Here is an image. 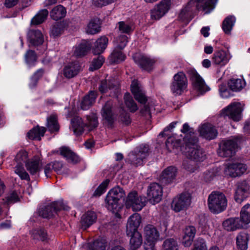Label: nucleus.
I'll use <instances>...</instances> for the list:
<instances>
[{
	"label": "nucleus",
	"instance_id": "1",
	"mask_svg": "<svg viewBox=\"0 0 250 250\" xmlns=\"http://www.w3.org/2000/svg\"><path fill=\"white\" fill-rule=\"evenodd\" d=\"M217 1L218 0H191L181 11L179 18L183 21L188 22L192 12L201 8L206 14H208L214 9Z\"/></svg>",
	"mask_w": 250,
	"mask_h": 250
},
{
	"label": "nucleus",
	"instance_id": "2",
	"mask_svg": "<svg viewBox=\"0 0 250 250\" xmlns=\"http://www.w3.org/2000/svg\"><path fill=\"white\" fill-rule=\"evenodd\" d=\"M86 120L87 122L84 123L82 119L79 117H76L72 119L70 128L75 135L80 136L84 132L86 128L90 130L97 126L98 123L96 115L92 114L87 116Z\"/></svg>",
	"mask_w": 250,
	"mask_h": 250
},
{
	"label": "nucleus",
	"instance_id": "3",
	"mask_svg": "<svg viewBox=\"0 0 250 250\" xmlns=\"http://www.w3.org/2000/svg\"><path fill=\"white\" fill-rule=\"evenodd\" d=\"M208 205L211 212L218 214L226 209L227 206V200L223 193L213 191L208 196Z\"/></svg>",
	"mask_w": 250,
	"mask_h": 250
},
{
	"label": "nucleus",
	"instance_id": "4",
	"mask_svg": "<svg viewBox=\"0 0 250 250\" xmlns=\"http://www.w3.org/2000/svg\"><path fill=\"white\" fill-rule=\"evenodd\" d=\"M197 142L198 139L194 137L192 139V141L187 138L185 153L188 159L195 161H203L205 159L206 154L197 145Z\"/></svg>",
	"mask_w": 250,
	"mask_h": 250
},
{
	"label": "nucleus",
	"instance_id": "5",
	"mask_svg": "<svg viewBox=\"0 0 250 250\" xmlns=\"http://www.w3.org/2000/svg\"><path fill=\"white\" fill-rule=\"evenodd\" d=\"M145 250H157L155 244L161 240L160 233L156 228L152 225H148L144 229Z\"/></svg>",
	"mask_w": 250,
	"mask_h": 250
},
{
	"label": "nucleus",
	"instance_id": "6",
	"mask_svg": "<svg viewBox=\"0 0 250 250\" xmlns=\"http://www.w3.org/2000/svg\"><path fill=\"white\" fill-rule=\"evenodd\" d=\"M146 203V197L140 195L135 191L129 192L125 201V206L128 208H131L133 211H140Z\"/></svg>",
	"mask_w": 250,
	"mask_h": 250
},
{
	"label": "nucleus",
	"instance_id": "7",
	"mask_svg": "<svg viewBox=\"0 0 250 250\" xmlns=\"http://www.w3.org/2000/svg\"><path fill=\"white\" fill-rule=\"evenodd\" d=\"M239 142L238 138L222 141L218 150V155L222 157H231L235 154Z\"/></svg>",
	"mask_w": 250,
	"mask_h": 250
},
{
	"label": "nucleus",
	"instance_id": "8",
	"mask_svg": "<svg viewBox=\"0 0 250 250\" xmlns=\"http://www.w3.org/2000/svg\"><path fill=\"white\" fill-rule=\"evenodd\" d=\"M242 104L239 102H234L222 110L221 113V117L228 116L233 121L238 122L242 118Z\"/></svg>",
	"mask_w": 250,
	"mask_h": 250
},
{
	"label": "nucleus",
	"instance_id": "9",
	"mask_svg": "<svg viewBox=\"0 0 250 250\" xmlns=\"http://www.w3.org/2000/svg\"><path fill=\"white\" fill-rule=\"evenodd\" d=\"M28 158L27 152L24 150L19 151L17 154L15 160L17 163V166L15 167V172L19 175L22 180H30L29 175L26 172L23 167L22 163L26 164L29 159Z\"/></svg>",
	"mask_w": 250,
	"mask_h": 250
},
{
	"label": "nucleus",
	"instance_id": "10",
	"mask_svg": "<svg viewBox=\"0 0 250 250\" xmlns=\"http://www.w3.org/2000/svg\"><path fill=\"white\" fill-rule=\"evenodd\" d=\"M172 5L171 0H162L156 4L151 10V18L154 20H159L165 16L170 9Z\"/></svg>",
	"mask_w": 250,
	"mask_h": 250
},
{
	"label": "nucleus",
	"instance_id": "11",
	"mask_svg": "<svg viewBox=\"0 0 250 250\" xmlns=\"http://www.w3.org/2000/svg\"><path fill=\"white\" fill-rule=\"evenodd\" d=\"M190 204V194L189 193H183L173 199L171 208L175 212H179L187 209Z\"/></svg>",
	"mask_w": 250,
	"mask_h": 250
},
{
	"label": "nucleus",
	"instance_id": "12",
	"mask_svg": "<svg viewBox=\"0 0 250 250\" xmlns=\"http://www.w3.org/2000/svg\"><path fill=\"white\" fill-rule=\"evenodd\" d=\"M148 152V149L146 146L137 149L128 154L127 162L135 167L141 166L143 164L144 160L147 156Z\"/></svg>",
	"mask_w": 250,
	"mask_h": 250
},
{
	"label": "nucleus",
	"instance_id": "13",
	"mask_svg": "<svg viewBox=\"0 0 250 250\" xmlns=\"http://www.w3.org/2000/svg\"><path fill=\"white\" fill-rule=\"evenodd\" d=\"M189 72L192 86L195 90L200 94H203L210 90L203 79L195 70H191Z\"/></svg>",
	"mask_w": 250,
	"mask_h": 250
},
{
	"label": "nucleus",
	"instance_id": "14",
	"mask_svg": "<svg viewBox=\"0 0 250 250\" xmlns=\"http://www.w3.org/2000/svg\"><path fill=\"white\" fill-rule=\"evenodd\" d=\"M147 196L149 202L155 205L159 203L163 196V188L159 184L153 183L148 186L147 190Z\"/></svg>",
	"mask_w": 250,
	"mask_h": 250
},
{
	"label": "nucleus",
	"instance_id": "15",
	"mask_svg": "<svg viewBox=\"0 0 250 250\" xmlns=\"http://www.w3.org/2000/svg\"><path fill=\"white\" fill-rule=\"evenodd\" d=\"M247 169L246 165L243 164L231 163L226 165L224 172L227 176L236 177L244 173Z\"/></svg>",
	"mask_w": 250,
	"mask_h": 250
},
{
	"label": "nucleus",
	"instance_id": "16",
	"mask_svg": "<svg viewBox=\"0 0 250 250\" xmlns=\"http://www.w3.org/2000/svg\"><path fill=\"white\" fill-rule=\"evenodd\" d=\"M67 209L62 202H55L45 206L43 208H40L38 212L39 215L43 218H49L53 216L58 211L61 209Z\"/></svg>",
	"mask_w": 250,
	"mask_h": 250
},
{
	"label": "nucleus",
	"instance_id": "17",
	"mask_svg": "<svg viewBox=\"0 0 250 250\" xmlns=\"http://www.w3.org/2000/svg\"><path fill=\"white\" fill-rule=\"evenodd\" d=\"M250 186L246 181H242L237 185L234 196L235 200L238 203H241L250 194Z\"/></svg>",
	"mask_w": 250,
	"mask_h": 250
},
{
	"label": "nucleus",
	"instance_id": "18",
	"mask_svg": "<svg viewBox=\"0 0 250 250\" xmlns=\"http://www.w3.org/2000/svg\"><path fill=\"white\" fill-rule=\"evenodd\" d=\"M130 88L135 99L141 104H145L147 100L145 92L138 81L136 80L132 81Z\"/></svg>",
	"mask_w": 250,
	"mask_h": 250
},
{
	"label": "nucleus",
	"instance_id": "19",
	"mask_svg": "<svg viewBox=\"0 0 250 250\" xmlns=\"http://www.w3.org/2000/svg\"><path fill=\"white\" fill-rule=\"evenodd\" d=\"M231 57L232 56L229 51L220 50L214 53L212 61L215 65L224 66L229 62Z\"/></svg>",
	"mask_w": 250,
	"mask_h": 250
},
{
	"label": "nucleus",
	"instance_id": "20",
	"mask_svg": "<svg viewBox=\"0 0 250 250\" xmlns=\"http://www.w3.org/2000/svg\"><path fill=\"white\" fill-rule=\"evenodd\" d=\"M133 58L138 65L147 71L150 70L152 66L155 62L154 59L138 53L134 55Z\"/></svg>",
	"mask_w": 250,
	"mask_h": 250
},
{
	"label": "nucleus",
	"instance_id": "21",
	"mask_svg": "<svg viewBox=\"0 0 250 250\" xmlns=\"http://www.w3.org/2000/svg\"><path fill=\"white\" fill-rule=\"evenodd\" d=\"M198 129L201 136L208 140L213 139L217 135V130L209 123L202 125Z\"/></svg>",
	"mask_w": 250,
	"mask_h": 250
},
{
	"label": "nucleus",
	"instance_id": "22",
	"mask_svg": "<svg viewBox=\"0 0 250 250\" xmlns=\"http://www.w3.org/2000/svg\"><path fill=\"white\" fill-rule=\"evenodd\" d=\"M42 166L41 158L39 156H35L28 160L25 164L27 170L31 174L34 175L38 173Z\"/></svg>",
	"mask_w": 250,
	"mask_h": 250
},
{
	"label": "nucleus",
	"instance_id": "23",
	"mask_svg": "<svg viewBox=\"0 0 250 250\" xmlns=\"http://www.w3.org/2000/svg\"><path fill=\"white\" fill-rule=\"evenodd\" d=\"M141 222V217L137 213L133 214L128 219L126 225V233H131L138 231V228Z\"/></svg>",
	"mask_w": 250,
	"mask_h": 250
},
{
	"label": "nucleus",
	"instance_id": "24",
	"mask_svg": "<svg viewBox=\"0 0 250 250\" xmlns=\"http://www.w3.org/2000/svg\"><path fill=\"white\" fill-rule=\"evenodd\" d=\"M130 237L129 250H137L142 245L143 239L141 234L139 231L126 233Z\"/></svg>",
	"mask_w": 250,
	"mask_h": 250
},
{
	"label": "nucleus",
	"instance_id": "25",
	"mask_svg": "<svg viewBox=\"0 0 250 250\" xmlns=\"http://www.w3.org/2000/svg\"><path fill=\"white\" fill-rule=\"evenodd\" d=\"M81 66L78 62H72L66 65L63 70L64 76L67 78H72L80 72Z\"/></svg>",
	"mask_w": 250,
	"mask_h": 250
},
{
	"label": "nucleus",
	"instance_id": "26",
	"mask_svg": "<svg viewBox=\"0 0 250 250\" xmlns=\"http://www.w3.org/2000/svg\"><path fill=\"white\" fill-rule=\"evenodd\" d=\"M97 220V215L95 212L88 211L81 217V224L82 228L85 229L93 224Z\"/></svg>",
	"mask_w": 250,
	"mask_h": 250
},
{
	"label": "nucleus",
	"instance_id": "27",
	"mask_svg": "<svg viewBox=\"0 0 250 250\" xmlns=\"http://www.w3.org/2000/svg\"><path fill=\"white\" fill-rule=\"evenodd\" d=\"M43 35L39 30H31L28 33V41L33 46H38L43 42Z\"/></svg>",
	"mask_w": 250,
	"mask_h": 250
},
{
	"label": "nucleus",
	"instance_id": "28",
	"mask_svg": "<svg viewBox=\"0 0 250 250\" xmlns=\"http://www.w3.org/2000/svg\"><path fill=\"white\" fill-rule=\"evenodd\" d=\"M196 232L195 228L192 226H188L185 228L183 238V244L185 247H189L191 245Z\"/></svg>",
	"mask_w": 250,
	"mask_h": 250
},
{
	"label": "nucleus",
	"instance_id": "29",
	"mask_svg": "<svg viewBox=\"0 0 250 250\" xmlns=\"http://www.w3.org/2000/svg\"><path fill=\"white\" fill-rule=\"evenodd\" d=\"M223 227L228 231H234L244 227L238 217L226 219L223 223Z\"/></svg>",
	"mask_w": 250,
	"mask_h": 250
},
{
	"label": "nucleus",
	"instance_id": "30",
	"mask_svg": "<svg viewBox=\"0 0 250 250\" xmlns=\"http://www.w3.org/2000/svg\"><path fill=\"white\" fill-rule=\"evenodd\" d=\"M108 43V39L106 36H101L98 38L95 42L92 49L93 53L95 55L102 53L107 47Z\"/></svg>",
	"mask_w": 250,
	"mask_h": 250
},
{
	"label": "nucleus",
	"instance_id": "31",
	"mask_svg": "<svg viewBox=\"0 0 250 250\" xmlns=\"http://www.w3.org/2000/svg\"><path fill=\"white\" fill-rule=\"evenodd\" d=\"M177 171V168L174 167L170 166L167 167L162 172L161 180L166 184L171 182L175 179Z\"/></svg>",
	"mask_w": 250,
	"mask_h": 250
},
{
	"label": "nucleus",
	"instance_id": "32",
	"mask_svg": "<svg viewBox=\"0 0 250 250\" xmlns=\"http://www.w3.org/2000/svg\"><path fill=\"white\" fill-rule=\"evenodd\" d=\"M105 201L106 207L108 210L112 211L113 212L118 211L120 208L119 204L120 200L118 199L114 196H112L108 192L106 196Z\"/></svg>",
	"mask_w": 250,
	"mask_h": 250
},
{
	"label": "nucleus",
	"instance_id": "33",
	"mask_svg": "<svg viewBox=\"0 0 250 250\" xmlns=\"http://www.w3.org/2000/svg\"><path fill=\"white\" fill-rule=\"evenodd\" d=\"M249 240L248 234L241 232L236 238L237 248L238 250H247Z\"/></svg>",
	"mask_w": 250,
	"mask_h": 250
},
{
	"label": "nucleus",
	"instance_id": "34",
	"mask_svg": "<svg viewBox=\"0 0 250 250\" xmlns=\"http://www.w3.org/2000/svg\"><path fill=\"white\" fill-rule=\"evenodd\" d=\"M97 97V93L95 91H90L86 95L81 103V108L87 110L94 103Z\"/></svg>",
	"mask_w": 250,
	"mask_h": 250
},
{
	"label": "nucleus",
	"instance_id": "35",
	"mask_svg": "<svg viewBox=\"0 0 250 250\" xmlns=\"http://www.w3.org/2000/svg\"><path fill=\"white\" fill-rule=\"evenodd\" d=\"M101 24L100 20L98 18L91 20L87 25L86 32L92 35L99 33L101 30Z\"/></svg>",
	"mask_w": 250,
	"mask_h": 250
},
{
	"label": "nucleus",
	"instance_id": "36",
	"mask_svg": "<svg viewBox=\"0 0 250 250\" xmlns=\"http://www.w3.org/2000/svg\"><path fill=\"white\" fill-rule=\"evenodd\" d=\"M89 50V46L87 42L83 41L74 48L73 55L77 57H82L85 55Z\"/></svg>",
	"mask_w": 250,
	"mask_h": 250
},
{
	"label": "nucleus",
	"instance_id": "37",
	"mask_svg": "<svg viewBox=\"0 0 250 250\" xmlns=\"http://www.w3.org/2000/svg\"><path fill=\"white\" fill-rule=\"evenodd\" d=\"M83 249H86L87 250H106V242L103 239H97L92 244H85Z\"/></svg>",
	"mask_w": 250,
	"mask_h": 250
},
{
	"label": "nucleus",
	"instance_id": "38",
	"mask_svg": "<svg viewBox=\"0 0 250 250\" xmlns=\"http://www.w3.org/2000/svg\"><path fill=\"white\" fill-rule=\"evenodd\" d=\"M60 154L70 162L76 163L79 161V157L69 148L62 147L60 148Z\"/></svg>",
	"mask_w": 250,
	"mask_h": 250
},
{
	"label": "nucleus",
	"instance_id": "39",
	"mask_svg": "<svg viewBox=\"0 0 250 250\" xmlns=\"http://www.w3.org/2000/svg\"><path fill=\"white\" fill-rule=\"evenodd\" d=\"M66 14L65 8L61 5H59L53 8L50 12L51 17L57 21L64 18Z\"/></svg>",
	"mask_w": 250,
	"mask_h": 250
},
{
	"label": "nucleus",
	"instance_id": "40",
	"mask_svg": "<svg viewBox=\"0 0 250 250\" xmlns=\"http://www.w3.org/2000/svg\"><path fill=\"white\" fill-rule=\"evenodd\" d=\"M239 220L243 227L250 223V204H247L242 208Z\"/></svg>",
	"mask_w": 250,
	"mask_h": 250
},
{
	"label": "nucleus",
	"instance_id": "41",
	"mask_svg": "<svg viewBox=\"0 0 250 250\" xmlns=\"http://www.w3.org/2000/svg\"><path fill=\"white\" fill-rule=\"evenodd\" d=\"M46 129L44 127H36L30 130L27 133L28 137L32 140H41L44 135Z\"/></svg>",
	"mask_w": 250,
	"mask_h": 250
},
{
	"label": "nucleus",
	"instance_id": "42",
	"mask_svg": "<svg viewBox=\"0 0 250 250\" xmlns=\"http://www.w3.org/2000/svg\"><path fill=\"white\" fill-rule=\"evenodd\" d=\"M246 83L242 79L233 78L228 82V85L230 89L233 91H239L245 86Z\"/></svg>",
	"mask_w": 250,
	"mask_h": 250
},
{
	"label": "nucleus",
	"instance_id": "43",
	"mask_svg": "<svg viewBox=\"0 0 250 250\" xmlns=\"http://www.w3.org/2000/svg\"><path fill=\"white\" fill-rule=\"evenodd\" d=\"M112 103L111 102H107L103 108L102 115L103 118L109 124L113 121V115L111 111Z\"/></svg>",
	"mask_w": 250,
	"mask_h": 250
},
{
	"label": "nucleus",
	"instance_id": "44",
	"mask_svg": "<svg viewBox=\"0 0 250 250\" xmlns=\"http://www.w3.org/2000/svg\"><path fill=\"white\" fill-rule=\"evenodd\" d=\"M48 11L46 9L40 10L32 19L31 24L38 25L42 23L46 19Z\"/></svg>",
	"mask_w": 250,
	"mask_h": 250
},
{
	"label": "nucleus",
	"instance_id": "45",
	"mask_svg": "<svg viewBox=\"0 0 250 250\" xmlns=\"http://www.w3.org/2000/svg\"><path fill=\"white\" fill-rule=\"evenodd\" d=\"M47 127L51 132L58 131L59 130V125L56 115H51L47 119Z\"/></svg>",
	"mask_w": 250,
	"mask_h": 250
},
{
	"label": "nucleus",
	"instance_id": "46",
	"mask_svg": "<svg viewBox=\"0 0 250 250\" xmlns=\"http://www.w3.org/2000/svg\"><path fill=\"white\" fill-rule=\"evenodd\" d=\"M235 21V18L233 16H228L224 20L222 23V29L226 34L230 33Z\"/></svg>",
	"mask_w": 250,
	"mask_h": 250
},
{
	"label": "nucleus",
	"instance_id": "47",
	"mask_svg": "<svg viewBox=\"0 0 250 250\" xmlns=\"http://www.w3.org/2000/svg\"><path fill=\"white\" fill-rule=\"evenodd\" d=\"M122 49H114L110 56V60L112 62H120L124 61L126 58L125 55L122 52Z\"/></svg>",
	"mask_w": 250,
	"mask_h": 250
},
{
	"label": "nucleus",
	"instance_id": "48",
	"mask_svg": "<svg viewBox=\"0 0 250 250\" xmlns=\"http://www.w3.org/2000/svg\"><path fill=\"white\" fill-rule=\"evenodd\" d=\"M30 233L34 239L45 241L48 238L47 233L43 229H34L31 231Z\"/></svg>",
	"mask_w": 250,
	"mask_h": 250
},
{
	"label": "nucleus",
	"instance_id": "49",
	"mask_svg": "<svg viewBox=\"0 0 250 250\" xmlns=\"http://www.w3.org/2000/svg\"><path fill=\"white\" fill-rule=\"evenodd\" d=\"M128 42V37L126 35H120L114 41V45L116 49H123Z\"/></svg>",
	"mask_w": 250,
	"mask_h": 250
},
{
	"label": "nucleus",
	"instance_id": "50",
	"mask_svg": "<svg viewBox=\"0 0 250 250\" xmlns=\"http://www.w3.org/2000/svg\"><path fill=\"white\" fill-rule=\"evenodd\" d=\"M181 145L180 140L176 139L174 137H168L166 143V147L169 151L178 149L181 146Z\"/></svg>",
	"mask_w": 250,
	"mask_h": 250
},
{
	"label": "nucleus",
	"instance_id": "51",
	"mask_svg": "<svg viewBox=\"0 0 250 250\" xmlns=\"http://www.w3.org/2000/svg\"><path fill=\"white\" fill-rule=\"evenodd\" d=\"M99 89L101 93H104L107 92L108 90L115 91L117 89V87L111 82H107L105 80L101 82Z\"/></svg>",
	"mask_w": 250,
	"mask_h": 250
},
{
	"label": "nucleus",
	"instance_id": "52",
	"mask_svg": "<svg viewBox=\"0 0 250 250\" xmlns=\"http://www.w3.org/2000/svg\"><path fill=\"white\" fill-rule=\"evenodd\" d=\"M187 88V86L184 85V84L174 81H173L170 86L171 91L175 95H181Z\"/></svg>",
	"mask_w": 250,
	"mask_h": 250
},
{
	"label": "nucleus",
	"instance_id": "53",
	"mask_svg": "<svg viewBox=\"0 0 250 250\" xmlns=\"http://www.w3.org/2000/svg\"><path fill=\"white\" fill-rule=\"evenodd\" d=\"M124 100L125 105L131 112H134L137 110V104L129 93L125 94Z\"/></svg>",
	"mask_w": 250,
	"mask_h": 250
},
{
	"label": "nucleus",
	"instance_id": "54",
	"mask_svg": "<svg viewBox=\"0 0 250 250\" xmlns=\"http://www.w3.org/2000/svg\"><path fill=\"white\" fill-rule=\"evenodd\" d=\"M178 246L176 240L173 238L165 240L162 246V250H178Z\"/></svg>",
	"mask_w": 250,
	"mask_h": 250
},
{
	"label": "nucleus",
	"instance_id": "55",
	"mask_svg": "<svg viewBox=\"0 0 250 250\" xmlns=\"http://www.w3.org/2000/svg\"><path fill=\"white\" fill-rule=\"evenodd\" d=\"M118 30L121 33L129 35L133 30L132 25L125 21L119 22L118 23Z\"/></svg>",
	"mask_w": 250,
	"mask_h": 250
},
{
	"label": "nucleus",
	"instance_id": "56",
	"mask_svg": "<svg viewBox=\"0 0 250 250\" xmlns=\"http://www.w3.org/2000/svg\"><path fill=\"white\" fill-rule=\"evenodd\" d=\"M63 24L62 23H56L53 25L50 31V35L54 38L61 35L63 30Z\"/></svg>",
	"mask_w": 250,
	"mask_h": 250
},
{
	"label": "nucleus",
	"instance_id": "57",
	"mask_svg": "<svg viewBox=\"0 0 250 250\" xmlns=\"http://www.w3.org/2000/svg\"><path fill=\"white\" fill-rule=\"evenodd\" d=\"M25 60L26 64L29 66H34L37 61V55L32 50H28L25 54Z\"/></svg>",
	"mask_w": 250,
	"mask_h": 250
},
{
	"label": "nucleus",
	"instance_id": "58",
	"mask_svg": "<svg viewBox=\"0 0 250 250\" xmlns=\"http://www.w3.org/2000/svg\"><path fill=\"white\" fill-rule=\"evenodd\" d=\"M20 197L18 193L15 191H11L6 195L3 199V203L6 204H13L19 200Z\"/></svg>",
	"mask_w": 250,
	"mask_h": 250
},
{
	"label": "nucleus",
	"instance_id": "59",
	"mask_svg": "<svg viewBox=\"0 0 250 250\" xmlns=\"http://www.w3.org/2000/svg\"><path fill=\"white\" fill-rule=\"evenodd\" d=\"M181 132L184 134H186V136L184 138L185 143H186V139L187 138L189 139L190 141H192V139L194 138V137L195 138H197L193 132L192 128H190L187 123H185L183 125V128L181 129Z\"/></svg>",
	"mask_w": 250,
	"mask_h": 250
},
{
	"label": "nucleus",
	"instance_id": "60",
	"mask_svg": "<svg viewBox=\"0 0 250 250\" xmlns=\"http://www.w3.org/2000/svg\"><path fill=\"white\" fill-rule=\"evenodd\" d=\"M194 161L190 159L184 161L183 164L184 168L189 173L194 172L197 169Z\"/></svg>",
	"mask_w": 250,
	"mask_h": 250
},
{
	"label": "nucleus",
	"instance_id": "61",
	"mask_svg": "<svg viewBox=\"0 0 250 250\" xmlns=\"http://www.w3.org/2000/svg\"><path fill=\"white\" fill-rule=\"evenodd\" d=\"M110 194L114 196L119 200L124 198L125 195L123 189L119 187H116L112 188L108 191Z\"/></svg>",
	"mask_w": 250,
	"mask_h": 250
},
{
	"label": "nucleus",
	"instance_id": "62",
	"mask_svg": "<svg viewBox=\"0 0 250 250\" xmlns=\"http://www.w3.org/2000/svg\"><path fill=\"white\" fill-rule=\"evenodd\" d=\"M104 59L102 56H99L96 59H94L89 67V69L94 71L100 68L103 65Z\"/></svg>",
	"mask_w": 250,
	"mask_h": 250
},
{
	"label": "nucleus",
	"instance_id": "63",
	"mask_svg": "<svg viewBox=\"0 0 250 250\" xmlns=\"http://www.w3.org/2000/svg\"><path fill=\"white\" fill-rule=\"evenodd\" d=\"M109 183V180L106 179L103 181L97 188L93 193L94 196H100L103 194L106 190V189Z\"/></svg>",
	"mask_w": 250,
	"mask_h": 250
},
{
	"label": "nucleus",
	"instance_id": "64",
	"mask_svg": "<svg viewBox=\"0 0 250 250\" xmlns=\"http://www.w3.org/2000/svg\"><path fill=\"white\" fill-rule=\"evenodd\" d=\"M43 74V70L42 69H39L34 73L31 78L29 83V86L31 88L34 87L36 85L38 80L42 77Z\"/></svg>",
	"mask_w": 250,
	"mask_h": 250
}]
</instances>
